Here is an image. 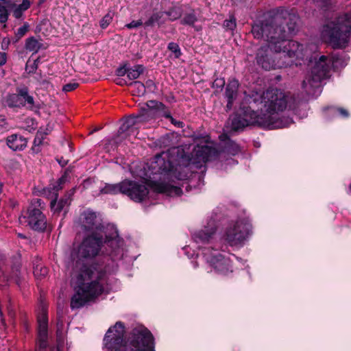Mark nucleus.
<instances>
[{
    "mask_svg": "<svg viewBox=\"0 0 351 351\" xmlns=\"http://www.w3.org/2000/svg\"><path fill=\"white\" fill-rule=\"evenodd\" d=\"M6 104L9 108L27 107L32 110L34 106V99L29 94V89L26 86L16 88V93L10 94L6 98Z\"/></svg>",
    "mask_w": 351,
    "mask_h": 351,
    "instance_id": "13",
    "label": "nucleus"
},
{
    "mask_svg": "<svg viewBox=\"0 0 351 351\" xmlns=\"http://www.w3.org/2000/svg\"><path fill=\"white\" fill-rule=\"evenodd\" d=\"M197 21V17L194 13L186 14L182 19V24L193 25Z\"/></svg>",
    "mask_w": 351,
    "mask_h": 351,
    "instance_id": "33",
    "label": "nucleus"
},
{
    "mask_svg": "<svg viewBox=\"0 0 351 351\" xmlns=\"http://www.w3.org/2000/svg\"><path fill=\"white\" fill-rule=\"evenodd\" d=\"M192 263L193 264L194 268H197L198 267V263L197 261H193Z\"/></svg>",
    "mask_w": 351,
    "mask_h": 351,
    "instance_id": "61",
    "label": "nucleus"
},
{
    "mask_svg": "<svg viewBox=\"0 0 351 351\" xmlns=\"http://www.w3.org/2000/svg\"><path fill=\"white\" fill-rule=\"evenodd\" d=\"M128 136H130L126 133H120L119 129L118 130L117 134L112 138L108 141V143H106V148H108V146H110L111 149L113 150L115 148H117L118 146L123 142V140H125Z\"/></svg>",
    "mask_w": 351,
    "mask_h": 351,
    "instance_id": "26",
    "label": "nucleus"
},
{
    "mask_svg": "<svg viewBox=\"0 0 351 351\" xmlns=\"http://www.w3.org/2000/svg\"><path fill=\"white\" fill-rule=\"evenodd\" d=\"M47 133L42 134L40 132H38L33 143V146L32 149L35 153H38L40 151V145L43 143V141L45 138V136L47 135Z\"/></svg>",
    "mask_w": 351,
    "mask_h": 351,
    "instance_id": "29",
    "label": "nucleus"
},
{
    "mask_svg": "<svg viewBox=\"0 0 351 351\" xmlns=\"http://www.w3.org/2000/svg\"><path fill=\"white\" fill-rule=\"evenodd\" d=\"M38 336H39V346H40V348L42 349L45 348L47 345L48 332H47L45 337H44L43 335H38Z\"/></svg>",
    "mask_w": 351,
    "mask_h": 351,
    "instance_id": "44",
    "label": "nucleus"
},
{
    "mask_svg": "<svg viewBox=\"0 0 351 351\" xmlns=\"http://www.w3.org/2000/svg\"><path fill=\"white\" fill-rule=\"evenodd\" d=\"M75 293L71 299V308H80L104 292L106 271L96 264L88 265L77 261L75 263Z\"/></svg>",
    "mask_w": 351,
    "mask_h": 351,
    "instance_id": "4",
    "label": "nucleus"
},
{
    "mask_svg": "<svg viewBox=\"0 0 351 351\" xmlns=\"http://www.w3.org/2000/svg\"><path fill=\"white\" fill-rule=\"evenodd\" d=\"M136 116L140 125H151L154 120V100H149L144 103L139 108Z\"/></svg>",
    "mask_w": 351,
    "mask_h": 351,
    "instance_id": "16",
    "label": "nucleus"
},
{
    "mask_svg": "<svg viewBox=\"0 0 351 351\" xmlns=\"http://www.w3.org/2000/svg\"><path fill=\"white\" fill-rule=\"evenodd\" d=\"M10 43V40L9 38H4L3 39L2 43H1V49L3 50H6L8 49V46Z\"/></svg>",
    "mask_w": 351,
    "mask_h": 351,
    "instance_id": "51",
    "label": "nucleus"
},
{
    "mask_svg": "<svg viewBox=\"0 0 351 351\" xmlns=\"http://www.w3.org/2000/svg\"><path fill=\"white\" fill-rule=\"evenodd\" d=\"M223 27L227 30H234L236 28V19L233 16H230L229 19L224 21Z\"/></svg>",
    "mask_w": 351,
    "mask_h": 351,
    "instance_id": "35",
    "label": "nucleus"
},
{
    "mask_svg": "<svg viewBox=\"0 0 351 351\" xmlns=\"http://www.w3.org/2000/svg\"><path fill=\"white\" fill-rule=\"evenodd\" d=\"M48 273V269L47 267H41L40 269L38 268V265L34 268V274L36 276H41L45 277L47 276Z\"/></svg>",
    "mask_w": 351,
    "mask_h": 351,
    "instance_id": "39",
    "label": "nucleus"
},
{
    "mask_svg": "<svg viewBox=\"0 0 351 351\" xmlns=\"http://www.w3.org/2000/svg\"><path fill=\"white\" fill-rule=\"evenodd\" d=\"M128 86L131 88L133 94L138 96L144 95L148 88L139 81L130 82Z\"/></svg>",
    "mask_w": 351,
    "mask_h": 351,
    "instance_id": "27",
    "label": "nucleus"
},
{
    "mask_svg": "<svg viewBox=\"0 0 351 351\" xmlns=\"http://www.w3.org/2000/svg\"><path fill=\"white\" fill-rule=\"evenodd\" d=\"M182 250L189 258H193L196 254L195 250H192L190 246L184 247Z\"/></svg>",
    "mask_w": 351,
    "mask_h": 351,
    "instance_id": "46",
    "label": "nucleus"
},
{
    "mask_svg": "<svg viewBox=\"0 0 351 351\" xmlns=\"http://www.w3.org/2000/svg\"><path fill=\"white\" fill-rule=\"evenodd\" d=\"M7 121L3 116L0 117V130L5 129L7 128Z\"/></svg>",
    "mask_w": 351,
    "mask_h": 351,
    "instance_id": "54",
    "label": "nucleus"
},
{
    "mask_svg": "<svg viewBox=\"0 0 351 351\" xmlns=\"http://www.w3.org/2000/svg\"><path fill=\"white\" fill-rule=\"evenodd\" d=\"M62 185H61L60 184L56 182V183L55 184L53 185L52 187H50L51 189H52L53 191V194H54V197L56 196V193H57V192L62 189Z\"/></svg>",
    "mask_w": 351,
    "mask_h": 351,
    "instance_id": "55",
    "label": "nucleus"
},
{
    "mask_svg": "<svg viewBox=\"0 0 351 351\" xmlns=\"http://www.w3.org/2000/svg\"><path fill=\"white\" fill-rule=\"evenodd\" d=\"M8 60V55L5 52L0 51V66L6 64Z\"/></svg>",
    "mask_w": 351,
    "mask_h": 351,
    "instance_id": "48",
    "label": "nucleus"
},
{
    "mask_svg": "<svg viewBox=\"0 0 351 351\" xmlns=\"http://www.w3.org/2000/svg\"><path fill=\"white\" fill-rule=\"evenodd\" d=\"M6 144L13 151H23L27 144L26 138L19 134H13L6 138Z\"/></svg>",
    "mask_w": 351,
    "mask_h": 351,
    "instance_id": "18",
    "label": "nucleus"
},
{
    "mask_svg": "<svg viewBox=\"0 0 351 351\" xmlns=\"http://www.w3.org/2000/svg\"><path fill=\"white\" fill-rule=\"evenodd\" d=\"M330 114L334 116H341V117L346 118L349 116V112L347 110L342 108L330 107L326 109Z\"/></svg>",
    "mask_w": 351,
    "mask_h": 351,
    "instance_id": "30",
    "label": "nucleus"
},
{
    "mask_svg": "<svg viewBox=\"0 0 351 351\" xmlns=\"http://www.w3.org/2000/svg\"><path fill=\"white\" fill-rule=\"evenodd\" d=\"M192 158L184 162V158L182 157L178 163L173 164L172 161H168V167L163 169L164 177L173 182V178L182 180L189 177L190 166L195 165L200 168L206 162L211 160L217 155V150L212 146L197 145L194 147L192 153Z\"/></svg>",
    "mask_w": 351,
    "mask_h": 351,
    "instance_id": "9",
    "label": "nucleus"
},
{
    "mask_svg": "<svg viewBox=\"0 0 351 351\" xmlns=\"http://www.w3.org/2000/svg\"><path fill=\"white\" fill-rule=\"evenodd\" d=\"M27 225L34 231L43 232L47 228V218L40 208L29 205L24 215Z\"/></svg>",
    "mask_w": 351,
    "mask_h": 351,
    "instance_id": "14",
    "label": "nucleus"
},
{
    "mask_svg": "<svg viewBox=\"0 0 351 351\" xmlns=\"http://www.w3.org/2000/svg\"><path fill=\"white\" fill-rule=\"evenodd\" d=\"M81 225L84 230L98 232L104 234L106 245L115 251L122 244V239L119 237L116 227L108 225L104 227L97 219L96 213L92 210L84 211L81 215Z\"/></svg>",
    "mask_w": 351,
    "mask_h": 351,
    "instance_id": "11",
    "label": "nucleus"
},
{
    "mask_svg": "<svg viewBox=\"0 0 351 351\" xmlns=\"http://www.w3.org/2000/svg\"><path fill=\"white\" fill-rule=\"evenodd\" d=\"M167 14L170 20L173 21L181 16V12L180 9H173L167 12Z\"/></svg>",
    "mask_w": 351,
    "mask_h": 351,
    "instance_id": "40",
    "label": "nucleus"
},
{
    "mask_svg": "<svg viewBox=\"0 0 351 351\" xmlns=\"http://www.w3.org/2000/svg\"><path fill=\"white\" fill-rule=\"evenodd\" d=\"M45 1V0H39L38 4L40 5V4L43 3Z\"/></svg>",
    "mask_w": 351,
    "mask_h": 351,
    "instance_id": "62",
    "label": "nucleus"
},
{
    "mask_svg": "<svg viewBox=\"0 0 351 351\" xmlns=\"http://www.w3.org/2000/svg\"><path fill=\"white\" fill-rule=\"evenodd\" d=\"M78 86H79V84L78 83H77V82H70V83H68V84H65L63 86L62 90L64 92H70V91L74 90Z\"/></svg>",
    "mask_w": 351,
    "mask_h": 351,
    "instance_id": "42",
    "label": "nucleus"
},
{
    "mask_svg": "<svg viewBox=\"0 0 351 351\" xmlns=\"http://www.w3.org/2000/svg\"><path fill=\"white\" fill-rule=\"evenodd\" d=\"M273 21H265L252 26L255 38L264 39L267 45L262 46L256 56L258 66L266 71L274 70L293 64L302 65L306 57L303 45L287 40V34L297 29L298 16L285 9H278Z\"/></svg>",
    "mask_w": 351,
    "mask_h": 351,
    "instance_id": "1",
    "label": "nucleus"
},
{
    "mask_svg": "<svg viewBox=\"0 0 351 351\" xmlns=\"http://www.w3.org/2000/svg\"><path fill=\"white\" fill-rule=\"evenodd\" d=\"M125 333L122 322L110 326L103 339L106 351H154V337L144 326L132 328L126 339Z\"/></svg>",
    "mask_w": 351,
    "mask_h": 351,
    "instance_id": "5",
    "label": "nucleus"
},
{
    "mask_svg": "<svg viewBox=\"0 0 351 351\" xmlns=\"http://www.w3.org/2000/svg\"><path fill=\"white\" fill-rule=\"evenodd\" d=\"M318 6L321 8L326 7L330 1V0H313Z\"/></svg>",
    "mask_w": 351,
    "mask_h": 351,
    "instance_id": "52",
    "label": "nucleus"
},
{
    "mask_svg": "<svg viewBox=\"0 0 351 351\" xmlns=\"http://www.w3.org/2000/svg\"><path fill=\"white\" fill-rule=\"evenodd\" d=\"M128 64H125L116 69L115 73L119 77H123L128 72Z\"/></svg>",
    "mask_w": 351,
    "mask_h": 351,
    "instance_id": "41",
    "label": "nucleus"
},
{
    "mask_svg": "<svg viewBox=\"0 0 351 351\" xmlns=\"http://www.w3.org/2000/svg\"><path fill=\"white\" fill-rule=\"evenodd\" d=\"M218 221L217 215L212 214L208 217L203 228L193 234V239L208 265L217 274L226 276L232 274L237 267L233 265V261L235 259L241 263L242 260L233 254H226L215 246L214 237Z\"/></svg>",
    "mask_w": 351,
    "mask_h": 351,
    "instance_id": "3",
    "label": "nucleus"
},
{
    "mask_svg": "<svg viewBox=\"0 0 351 351\" xmlns=\"http://www.w3.org/2000/svg\"><path fill=\"white\" fill-rule=\"evenodd\" d=\"M160 158V156H159V155H156L155 156V163H158V162Z\"/></svg>",
    "mask_w": 351,
    "mask_h": 351,
    "instance_id": "60",
    "label": "nucleus"
},
{
    "mask_svg": "<svg viewBox=\"0 0 351 351\" xmlns=\"http://www.w3.org/2000/svg\"><path fill=\"white\" fill-rule=\"evenodd\" d=\"M25 48L27 51L36 53L40 49H46L47 46L40 42L34 36H31L25 40Z\"/></svg>",
    "mask_w": 351,
    "mask_h": 351,
    "instance_id": "24",
    "label": "nucleus"
},
{
    "mask_svg": "<svg viewBox=\"0 0 351 351\" xmlns=\"http://www.w3.org/2000/svg\"><path fill=\"white\" fill-rule=\"evenodd\" d=\"M32 3L30 0H22V3L19 4V5L25 8L26 9H29L31 7Z\"/></svg>",
    "mask_w": 351,
    "mask_h": 351,
    "instance_id": "56",
    "label": "nucleus"
},
{
    "mask_svg": "<svg viewBox=\"0 0 351 351\" xmlns=\"http://www.w3.org/2000/svg\"><path fill=\"white\" fill-rule=\"evenodd\" d=\"M239 86V81L236 79H232L228 82L225 93L226 97L228 99L226 105L228 110L232 109L233 102L237 97Z\"/></svg>",
    "mask_w": 351,
    "mask_h": 351,
    "instance_id": "19",
    "label": "nucleus"
},
{
    "mask_svg": "<svg viewBox=\"0 0 351 351\" xmlns=\"http://www.w3.org/2000/svg\"><path fill=\"white\" fill-rule=\"evenodd\" d=\"M57 182L62 185L65 182V178L64 176H62L58 180Z\"/></svg>",
    "mask_w": 351,
    "mask_h": 351,
    "instance_id": "59",
    "label": "nucleus"
},
{
    "mask_svg": "<svg viewBox=\"0 0 351 351\" xmlns=\"http://www.w3.org/2000/svg\"><path fill=\"white\" fill-rule=\"evenodd\" d=\"M226 150L229 154L234 156L239 152L240 149L235 142L229 141L226 146Z\"/></svg>",
    "mask_w": 351,
    "mask_h": 351,
    "instance_id": "31",
    "label": "nucleus"
},
{
    "mask_svg": "<svg viewBox=\"0 0 351 351\" xmlns=\"http://www.w3.org/2000/svg\"><path fill=\"white\" fill-rule=\"evenodd\" d=\"M141 26H143V23L142 21H141V19H138L136 21H132L130 23H128L125 25V27L128 29H134V28H138Z\"/></svg>",
    "mask_w": 351,
    "mask_h": 351,
    "instance_id": "43",
    "label": "nucleus"
},
{
    "mask_svg": "<svg viewBox=\"0 0 351 351\" xmlns=\"http://www.w3.org/2000/svg\"><path fill=\"white\" fill-rule=\"evenodd\" d=\"M346 61L339 56L328 58L321 56L319 59L314 57L308 63V73L302 82V88L308 95H314L319 91L321 82L323 80L330 76L331 67H343L346 64Z\"/></svg>",
    "mask_w": 351,
    "mask_h": 351,
    "instance_id": "8",
    "label": "nucleus"
},
{
    "mask_svg": "<svg viewBox=\"0 0 351 351\" xmlns=\"http://www.w3.org/2000/svg\"><path fill=\"white\" fill-rule=\"evenodd\" d=\"M112 17L110 14H106L100 21L99 25L101 29H104L110 24Z\"/></svg>",
    "mask_w": 351,
    "mask_h": 351,
    "instance_id": "37",
    "label": "nucleus"
},
{
    "mask_svg": "<svg viewBox=\"0 0 351 351\" xmlns=\"http://www.w3.org/2000/svg\"><path fill=\"white\" fill-rule=\"evenodd\" d=\"M130 171L141 183L125 179L123 195L135 203H143L148 199L150 190H154V158L133 162L130 166Z\"/></svg>",
    "mask_w": 351,
    "mask_h": 351,
    "instance_id": "6",
    "label": "nucleus"
},
{
    "mask_svg": "<svg viewBox=\"0 0 351 351\" xmlns=\"http://www.w3.org/2000/svg\"><path fill=\"white\" fill-rule=\"evenodd\" d=\"M163 107H164V105L162 103L155 101V106H154L155 110H158L159 109H161Z\"/></svg>",
    "mask_w": 351,
    "mask_h": 351,
    "instance_id": "58",
    "label": "nucleus"
},
{
    "mask_svg": "<svg viewBox=\"0 0 351 351\" xmlns=\"http://www.w3.org/2000/svg\"><path fill=\"white\" fill-rule=\"evenodd\" d=\"M124 180L116 184L106 183L105 186L101 189V194L116 195L118 194L123 195Z\"/></svg>",
    "mask_w": 351,
    "mask_h": 351,
    "instance_id": "23",
    "label": "nucleus"
},
{
    "mask_svg": "<svg viewBox=\"0 0 351 351\" xmlns=\"http://www.w3.org/2000/svg\"><path fill=\"white\" fill-rule=\"evenodd\" d=\"M321 37L332 48L348 46L351 38V10L327 22L322 27Z\"/></svg>",
    "mask_w": 351,
    "mask_h": 351,
    "instance_id": "10",
    "label": "nucleus"
},
{
    "mask_svg": "<svg viewBox=\"0 0 351 351\" xmlns=\"http://www.w3.org/2000/svg\"><path fill=\"white\" fill-rule=\"evenodd\" d=\"M225 85V80L223 78H217L213 83V88L221 89Z\"/></svg>",
    "mask_w": 351,
    "mask_h": 351,
    "instance_id": "45",
    "label": "nucleus"
},
{
    "mask_svg": "<svg viewBox=\"0 0 351 351\" xmlns=\"http://www.w3.org/2000/svg\"><path fill=\"white\" fill-rule=\"evenodd\" d=\"M139 122L136 114H131L127 117L123 123L119 127L120 133H126L128 135H136L138 133Z\"/></svg>",
    "mask_w": 351,
    "mask_h": 351,
    "instance_id": "17",
    "label": "nucleus"
},
{
    "mask_svg": "<svg viewBox=\"0 0 351 351\" xmlns=\"http://www.w3.org/2000/svg\"><path fill=\"white\" fill-rule=\"evenodd\" d=\"M168 49L174 53L176 58H179L181 55L180 47L175 43H170L168 45Z\"/></svg>",
    "mask_w": 351,
    "mask_h": 351,
    "instance_id": "38",
    "label": "nucleus"
},
{
    "mask_svg": "<svg viewBox=\"0 0 351 351\" xmlns=\"http://www.w3.org/2000/svg\"><path fill=\"white\" fill-rule=\"evenodd\" d=\"M115 82H116V84L119 86H124V85L128 86V84L127 83L126 80L123 78H117L115 80Z\"/></svg>",
    "mask_w": 351,
    "mask_h": 351,
    "instance_id": "57",
    "label": "nucleus"
},
{
    "mask_svg": "<svg viewBox=\"0 0 351 351\" xmlns=\"http://www.w3.org/2000/svg\"><path fill=\"white\" fill-rule=\"evenodd\" d=\"M29 25L27 23H25L23 26L20 27L16 32H15V42H18L29 30Z\"/></svg>",
    "mask_w": 351,
    "mask_h": 351,
    "instance_id": "32",
    "label": "nucleus"
},
{
    "mask_svg": "<svg viewBox=\"0 0 351 351\" xmlns=\"http://www.w3.org/2000/svg\"><path fill=\"white\" fill-rule=\"evenodd\" d=\"M21 263L19 261L16 260L13 262L11 266V275L14 278L16 285L20 287L23 282V279L21 275Z\"/></svg>",
    "mask_w": 351,
    "mask_h": 351,
    "instance_id": "25",
    "label": "nucleus"
},
{
    "mask_svg": "<svg viewBox=\"0 0 351 351\" xmlns=\"http://www.w3.org/2000/svg\"><path fill=\"white\" fill-rule=\"evenodd\" d=\"M349 193H351V184H350V186H349Z\"/></svg>",
    "mask_w": 351,
    "mask_h": 351,
    "instance_id": "64",
    "label": "nucleus"
},
{
    "mask_svg": "<svg viewBox=\"0 0 351 351\" xmlns=\"http://www.w3.org/2000/svg\"><path fill=\"white\" fill-rule=\"evenodd\" d=\"M288 99V96L278 88L252 93L248 101L250 104L262 105L260 114L250 106L241 107L232 119V129L237 131L251 125L269 130L289 127L293 123V119L282 115L287 108Z\"/></svg>",
    "mask_w": 351,
    "mask_h": 351,
    "instance_id": "2",
    "label": "nucleus"
},
{
    "mask_svg": "<svg viewBox=\"0 0 351 351\" xmlns=\"http://www.w3.org/2000/svg\"><path fill=\"white\" fill-rule=\"evenodd\" d=\"M167 117L171 119V123L178 127V128H182L183 127V123L180 121H176L170 115H167Z\"/></svg>",
    "mask_w": 351,
    "mask_h": 351,
    "instance_id": "53",
    "label": "nucleus"
},
{
    "mask_svg": "<svg viewBox=\"0 0 351 351\" xmlns=\"http://www.w3.org/2000/svg\"><path fill=\"white\" fill-rule=\"evenodd\" d=\"M139 19L143 22L145 29L152 27L154 25V8L150 5L141 10Z\"/></svg>",
    "mask_w": 351,
    "mask_h": 351,
    "instance_id": "22",
    "label": "nucleus"
},
{
    "mask_svg": "<svg viewBox=\"0 0 351 351\" xmlns=\"http://www.w3.org/2000/svg\"><path fill=\"white\" fill-rule=\"evenodd\" d=\"M155 194L166 193L169 196H180L182 193V189L170 183L156 182Z\"/></svg>",
    "mask_w": 351,
    "mask_h": 351,
    "instance_id": "20",
    "label": "nucleus"
},
{
    "mask_svg": "<svg viewBox=\"0 0 351 351\" xmlns=\"http://www.w3.org/2000/svg\"><path fill=\"white\" fill-rule=\"evenodd\" d=\"M33 204L36 208H38V207H40V208H43V206H42V204H43V202L41 199L37 198V199H33L30 205H33Z\"/></svg>",
    "mask_w": 351,
    "mask_h": 351,
    "instance_id": "49",
    "label": "nucleus"
},
{
    "mask_svg": "<svg viewBox=\"0 0 351 351\" xmlns=\"http://www.w3.org/2000/svg\"><path fill=\"white\" fill-rule=\"evenodd\" d=\"M104 234L98 232H92L86 237L80 247L79 254L84 258H93L97 256L105 243Z\"/></svg>",
    "mask_w": 351,
    "mask_h": 351,
    "instance_id": "12",
    "label": "nucleus"
},
{
    "mask_svg": "<svg viewBox=\"0 0 351 351\" xmlns=\"http://www.w3.org/2000/svg\"><path fill=\"white\" fill-rule=\"evenodd\" d=\"M56 161L62 167H65L69 162V160L64 159L63 156L56 158Z\"/></svg>",
    "mask_w": 351,
    "mask_h": 351,
    "instance_id": "50",
    "label": "nucleus"
},
{
    "mask_svg": "<svg viewBox=\"0 0 351 351\" xmlns=\"http://www.w3.org/2000/svg\"><path fill=\"white\" fill-rule=\"evenodd\" d=\"M252 234V226L248 218H238L228 221L223 225L221 237L214 239L215 246L226 252L229 247L242 248Z\"/></svg>",
    "mask_w": 351,
    "mask_h": 351,
    "instance_id": "7",
    "label": "nucleus"
},
{
    "mask_svg": "<svg viewBox=\"0 0 351 351\" xmlns=\"http://www.w3.org/2000/svg\"><path fill=\"white\" fill-rule=\"evenodd\" d=\"M143 66L141 65H136L134 69L130 67L128 65V72L127 73V77L130 80L137 79L140 74L143 72Z\"/></svg>",
    "mask_w": 351,
    "mask_h": 351,
    "instance_id": "28",
    "label": "nucleus"
},
{
    "mask_svg": "<svg viewBox=\"0 0 351 351\" xmlns=\"http://www.w3.org/2000/svg\"><path fill=\"white\" fill-rule=\"evenodd\" d=\"M19 237H21V238H25V237L24 235H23L22 234H19Z\"/></svg>",
    "mask_w": 351,
    "mask_h": 351,
    "instance_id": "63",
    "label": "nucleus"
},
{
    "mask_svg": "<svg viewBox=\"0 0 351 351\" xmlns=\"http://www.w3.org/2000/svg\"><path fill=\"white\" fill-rule=\"evenodd\" d=\"M38 62L39 58H37L34 61L33 64L30 66V69L28 71L29 73H34L38 69Z\"/></svg>",
    "mask_w": 351,
    "mask_h": 351,
    "instance_id": "47",
    "label": "nucleus"
},
{
    "mask_svg": "<svg viewBox=\"0 0 351 351\" xmlns=\"http://www.w3.org/2000/svg\"><path fill=\"white\" fill-rule=\"evenodd\" d=\"M8 16L9 13L6 7L0 4V23L4 24V27H6L5 23L7 22Z\"/></svg>",
    "mask_w": 351,
    "mask_h": 351,
    "instance_id": "34",
    "label": "nucleus"
},
{
    "mask_svg": "<svg viewBox=\"0 0 351 351\" xmlns=\"http://www.w3.org/2000/svg\"><path fill=\"white\" fill-rule=\"evenodd\" d=\"M75 192V188H73L69 193L64 195V197L60 198L58 201V193H56V196L50 202L51 210L53 215H58L62 211L64 212V215L67 213V208L71 204V196Z\"/></svg>",
    "mask_w": 351,
    "mask_h": 351,
    "instance_id": "15",
    "label": "nucleus"
},
{
    "mask_svg": "<svg viewBox=\"0 0 351 351\" xmlns=\"http://www.w3.org/2000/svg\"><path fill=\"white\" fill-rule=\"evenodd\" d=\"M37 322L38 335L45 337L48 332V315L47 309L43 306L37 315Z\"/></svg>",
    "mask_w": 351,
    "mask_h": 351,
    "instance_id": "21",
    "label": "nucleus"
},
{
    "mask_svg": "<svg viewBox=\"0 0 351 351\" xmlns=\"http://www.w3.org/2000/svg\"><path fill=\"white\" fill-rule=\"evenodd\" d=\"M15 8L13 10L12 14L13 16L16 19H19L23 16V12L27 10L28 9H26L25 8L19 5H15Z\"/></svg>",
    "mask_w": 351,
    "mask_h": 351,
    "instance_id": "36",
    "label": "nucleus"
}]
</instances>
